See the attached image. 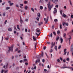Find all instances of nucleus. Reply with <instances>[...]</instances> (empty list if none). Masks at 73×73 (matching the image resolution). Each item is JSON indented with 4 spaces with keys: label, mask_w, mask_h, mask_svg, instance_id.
Returning <instances> with one entry per match:
<instances>
[{
    "label": "nucleus",
    "mask_w": 73,
    "mask_h": 73,
    "mask_svg": "<svg viewBox=\"0 0 73 73\" xmlns=\"http://www.w3.org/2000/svg\"><path fill=\"white\" fill-rule=\"evenodd\" d=\"M24 61H27V59H25L24 60Z\"/></svg>",
    "instance_id": "bf43d9fd"
},
{
    "label": "nucleus",
    "mask_w": 73,
    "mask_h": 73,
    "mask_svg": "<svg viewBox=\"0 0 73 73\" xmlns=\"http://www.w3.org/2000/svg\"><path fill=\"white\" fill-rule=\"evenodd\" d=\"M37 17H40V13H38Z\"/></svg>",
    "instance_id": "9d476101"
},
{
    "label": "nucleus",
    "mask_w": 73,
    "mask_h": 73,
    "mask_svg": "<svg viewBox=\"0 0 73 73\" xmlns=\"http://www.w3.org/2000/svg\"><path fill=\"white\" fill-rule=\"evenodd\" d=\"M39 66H41V65H42V64H41V63H39Z\"/></svg>",
    "instance_id": "8fccbe9b"
},
{
    "label": "nucleus",
    "mask_w": 73,
    "mask_h": 73,
    "mask_svg": "<svg viewBox=\"0 0 73 73\" xmlns=\"http://www.w3.org/2000/svg\"><path fill=\"white\" fill-rule=\"evenodd\" d=\"M58 21V20H57V19H54V21H55V22H56V21Z\"/></svg>",
    "instance_id": "473e14b6"
},
{
    "label": "nucleus",
    "mask_w": 73,
    "mask_h": 73,
    "mask_svg": "<svg viewBox=\"0 0 73 73\" xmlns=\"http://www.w3.org/2000/svg\"><path fill=\"white\" fill-rule=\"evenodd\" d=\"M10 9V7H7L6 9V10L7 11V10H8V9Z\"/></svg>",
    "instance_id": "f3484780"
},
{
    "label": "nucleus",
    "mask_w": 73,
    "mask_h": 73,
    "mask_svg": "<svg viewBox=\"0 0 73 73\" xmlns=\"http://www.w3.org/2000/svg\"><path fill=\"white\" fill-rule=\"evenodd\" d=\"M43 55H44V52H42L41 54V56L43 57Z\"/></svg>",
    "instance_id": "2f4dec72"
},
{
    "label": "nucleus",
    "mask_w": 73,
    "mask_h": 73,
    "mask_svg": "<svg viewBox=\"0 0 73 73\" xmlns=\"http://www.w3.org/2000/svg\"><path fill=\"white\" fill-rule=\"evenodd\" d=\"M17 50H18V48H17L16 49H15V52L17 51Z\"/></svg>",
    "instance_id": "c03bdc74"
},
{
    "label": "nucleus",
    "mask_w": 73,
    "mask_h": 73,
    "mask_svg": "<svg viewBox=\"0 0 73 73\" xmlns=\"http://www.w3.org/2000/svg\"><path fill=\"white\" fill-rule=\"evenodd\" d=\"M8 64L7 63V64L6 66V68H8Z\"/></svg>",
    "instance_id": "ea45409f"
},
{
    "label": "nucleus",
    "mask_w": 73,
    "mask_h": 73,
    "mask_svg": "<svg viewBox=\"0 0 73 73\" xmlns=\"http://www.w3.org/2000/svg\"><path fill=\"white\" fill-rule=\"evenodd\" d=\"M28 19H26L25 20V21H28Z\"/></svg>",
    "instance_id": "338daca9"
},
{
    "label": "nucleus",
    "mask_w": 73,
    "mask_h": 73,
    "mask_svg": "<svg viewBox=\"0 0 73 73\" xmlns=\"http://www.w3.org/2000/svg\"><path fill=\"white\" fill-rule=\"evenodd\" d=\"M62 25L64 27L65 25H66V26H68V25H69V24H68V23L64 22L62 23Z\"/></svg>",
    "instance_id": "20e7f679"
},
{
    "label": "nucleus",
    "mask_w": 73,
    "mask_h": 73,
    "mask_svg": "<svg viewBox=\"0 0 73 73\" xmlns=\"http://www.w3.org/2000/svg\"><path fill=\"white\" fill-rule=\"evenodd\" d=\"M14 45L13 44L11 45V47L8 46V48L9 49L8 50V52H10V51H11L12 52H13V49Z\"/></svg>",
    "instance_id": "f03ea898"
},
{
    "label": "nucleus",
    "mask_w": 73,
    "mask_h": 73,
    "mask_svg": "<svg viewBox=\"0 0 73 73\" xmlns=\"http://www.w3.org/2000/svg\"><path fill=\"white\" fill-rule=\"evenodd\" d=\"M25 65H28V63L27 62H26L25 63Z\"/></svg>",
    "instance_id": "69168bd1"
},
{
    "label": "nucleus",
    "mask_w": 73,
    "mask_h": 73,
    "mask_svg": "<svg viewBox=\"0 0 73 73\" xmlns=\"http://www.w3.org/2000/svg\"><path fill=\"white\" fill-rule=\"evenodd\" d=\"M62 10H61L60 11V13L61 15H62Z\"/></svg>",
    "instance_id": "a19ab883"
},
{
    "label": "nucleus",
    "mask_w": 73,
    "mask_h": 73,
    "mask_svg": "<svg viewBox=\"0 0 73 73\" xmlns=\"http://www.w3.org/2000/svg\"><path fill=\"white\" fill-rule=\"evenodd\" d=\"M33 39L34 41H36V38L34 36H33Z\"/></svg>",
    "instance_id": "4468645a"
},
{
    "label": "nucleus",
    "mask_w": 73,
    "mask_h": 73,
    "mask_svg": "<svg viewBox=\"0 0 73 73\" xmlns=\"http://www.w3.org/2000/svg\"><path fill=\"white\" fill-rule=\"evenodd\" d=\"M50 53H52V52H53V50L52 49H51L50 50Z\"/></svg>",
    "instance_id": "72a5a7b5"
},
{
    "label": "nucleus",
    "mask_w": 73,
    "mask_h": 73,
    "mask_svg": "<svg viewBox=\"0 0 73 73\" xmlns=\"http://www.w3.org/2000/svg\"><path fill=\"white\" fill-rule=\"evenodd\" d=\"M34 69H36V66H34Z\"/></svg>",
    "instance_id": "e2e57ef3"
},
{
    "label": "nucleus",
    "mask_w": 73,
    "mask_h": 73,
    "mask_svg": "<svg viewBox=\"0 0 73 73\" xmlns=\"http://www.w3.org/2000/svg\"><path fill=\"white\" fill-rule=\"evenodd\" d=\"M19 62L20 63H22V62H23V60H20Z\"/></svg>",
    "instance_id": "864d4df0"
},
{
    "label": "nucleus",
    "mask_w": 73,
    "mask_h": 73,
    "mask_svg": "<svg viewBox=\"0 0 73 73\" xmlns=\"http://www.w3.org/2000/svg\"><path fill=\"white\" fill-rule=\"evenodd\" d=\"M60 29H62V25H60Z\"/></svg>",
    "instance_id": "c85d7f7f"
},
{
    "label": "nucleus",
    "mask_w": 73,
    "mask_h": 73,
    "mask_svg": "<svg viewBox=\"0 0 73 73\" xmlns=\"http://www.w3.org/2000/svg\"><path fill=\"white\" fill-rule=\"evenodd\" d=\"M40 32V30H38L36 31V32H37V33H39V32Z\"/></svg>",
    "instance_id": "49530a36"
},
{
    "label": "nucleus",
    "mask_w": 73,
    "mask_h": 73,
    "mask_svg": "<svg viewBox=\"0 0 73 73\" xmlns=\"http://www.w3.org/2000/svg\"><path fill=\"white\" fill-rule=\"evenodd\" d=\"M63 61L64 62H65L66 61L64 59L63 60Z\"/></svg>",
    "instance_id": "680f3d73"
},
{
    "label": "nucleus",
    "mask_w": 73,
    "mask_h": 73,
    "mask_svg": "<svg viewBox=\"0 0 73 73\" xmlns=\"http://www.w3.org/2000/svg\"><path fill=\"white\" fill-rule=\"evenodd\" d=\"M50 37H53V34L52 33H51V34L50 35Z\"/></svg>",
    "instance_id": "393cba45"
},
{
    "label": "nucleus",
    "mask_w": 73,
    "mask_h": 73,
    "mask_svg": "<svg viewBox=\"0 0 73 73\" xmlns=\"http://www.w3.org/2000/svg\"><path fill=\"white\" fill-rule=\"evenodd\" d=\"M71 37H70V38H68V40H69V42H70V39H71Z\"/></svg>",
    "instance_id": "7c9ffc66"
},
{
    "label": "nucleus",
    "mask_w": 73,
    "mask_h": 73,
    "mask_svg": "<svg viewBox=\"0 0 73 73\" xmlns=\"http://www.w3.org/2000/svg\"><path fill=\"white\" fill-rule=\"evenodd\" d=\"M54 25H53L52 27V29H54Z\"/></svg>",
    "instance_id": "a18cd8bd"
},
{
    "label": "nucleus",
    "mask_w": 73,
    "mask_h": 73,
    "mask_svg": "<svg viewBox=\"0 0 73 73\" xmlns=\"http://www.w3.org/2000/svg\"><path fill=\"white\" fill-rule=\"evenodd\" d=\"M14 29L15 30H17V29H16V27L15 26L14 27Z\"/></svg>",
    "instance_id": "58836bf2"
},
{
    "label": "nucleus",
    "mask_w": 73,
    "mask_h": 73,
    "mask_svg": "<svg viewBox=\"0 0 73 73\" xmlns=\"http://www.w3.org/2000/svg\"><path fill=\"white\" fill-rule=\"evenodd\" d=\"M27 1H25L24 2V3L25 4H27Z\"/></svg>",
    "instance_id": "5fc2aeb1"
},
{
    "label": "nucleus",
    "mask_w": 73,
    "mask_h": 73,
    "mask_svg": "<svg viewBox=\"0 0 73 73\" xmlns=\"http://www.w3.org/2000/svg\"><path fill=\"white\" fill-rule=\"evenodd\" d=\"M61 48V45H60L58 47V49H60Z\"/></svg>",
    "instance_id": "412c9836"
},
{
    "label": "nucleus",
    "mask_w": 73,
    "mask_h": 73,
    "mask_svg": "<svg viewBox=\"0 0 73 73\" xmlns=\"http://www.w3.org/2000/svg\"><path fill=\"white\" fill-rule=\"evenodd\" d=\"M57 33L58 35H59V34H60V31H57Z\"/></svg>",
    "instance_id": "aec40b11"
},
{
    "label": "nucleus",
    "mask_w": 73,
    "mask_h": 73,
    "mask_svg": "<svg viewBox=\"0 0 73 73\" xmlns=\"http://www.w3.org/2000/svg\"><path fill=\"white\" fill-rule=\"evenodd\" d=\"M4 72V70H2L1 71V73H3Z\"/></svg>",
    "instance_id": "79ce46f5"
},
{
    "label": "nucleus",
    "mask_w": 73,
    "mask_h": 73,
    "mask_svg": "<svg viewBox=\"0 0 73 73\" xmlns=\"http://www.w3.org/2000/svg\"><path fill=\"white\" fill-rule=\"evenodd\" d=\"M20 22L21 24H22V23H23V20H22V19H21L20 21Z\"/></svg>",
    "instance_id": "dca6fc26"
},
{
    "label": "nucleus",
    "mask_w": 73,
    "mask_h": 73,
    "mask_svg": "<svg viewBox=\"0 0 73 73\" xmlns=\"http://www.w3.org/2000/svg\"><path fill=\"white\" fill-rule=\"evenodd\" d=\"M67 61H69V58H67L66 59Z\"/></svg>",
    "instance_id": "09e8293b"
},
{
    "label": "nucleus",
    "mask_w": 73,
    "mask_h": 73,
    "mask_svg": "<svg viewBox=\"0 0 73 73\" xmlns=\"http://www.w3.org/2000/svg\"><path fill=\"white\" fill-rule=\"evenodd\" d=\"M59 37L58 36V37H57L56 39V41L58 40H59Z\"/></svg>",
    "instance_id": "b1692460"
},
{
    "label": "nucleus",
    "mask_w": 73,
    "mask_h": 73,
    "mask_svg": "<svg viewBox=\"0 0 73 73\" xmlns=\"http://www.w3.org/2000/svg\"><path fill=\"white\" fill-rule=\"evenodd\" d=\"M60 59L61 61H62V58L61 57L60 58Z\"/></svg>",
    "instance_id": "13d9d810"
},
{
    "label": "nucleus",
    "mask_w": 73,
    "mask_h": 73,
    "mask_svg": "<svg viewBox=\"0 0 73 73\" xmlns=\"http://www.w3.org/2000/svg\"><path fill=\"white\" fill-rule=\"evenodd\" d=\"M53 34H54V35H56V33H55V32H53Z\"/></svg>",
    "instance_id": "3c124183"
},
{
    "label": "nucleus",
    "mask_w": 73,
    "mask_h": 73,
    "mask_svg": "<svg viewBox=\"0 0 73 73\" xmlns=\"http://www.w3.org/2000/svg\"><path fill=\"white\" fill-rule=\"evenodd\" d=\"M55 7L56 8H58V5H56V6H55Z\"/></svg>",
    "instance_id": "37998d69"
},
{
    "label": "nucleus",
    "mask_w": 73,
    "mask_h": 73,
    "mask_svg": "<svg viewBox=\"0 0 73 73\" xmlns=\"http://www.w3.org/2000/svg\"><path fill=\"white\" fill-rule=\"evenodd\" d=\"M57 61L58 62H60V60L59 59H58Z\"/></svg>",
    "instance_id": "603ef678"
},
{
    "label": "nucleus",
    "mask_w": 73,
    "mask_h": 73,
    "mask_svg": "<svg viewBox=\"0 0 73 73\" xmlns=\"http://www.w3.org/2000/svg\"><path fill=\"white\" fill-rule=\"evenodd\" d=\"M8 30L9 31V32H11V31H12V29L10 28H8Z\"/></svg>",
    "instance_id": "1a4fd4ad"
},
{
    "label": "nucleus",
    "mask_w": 73,
    "mask_h": 73,
    "mask_svg": "<svg viewBox=\"0 0 73 73\" xmlns=\"http://www.w3.org/2000/svg\"><path fill=\"white\" fill-rule=\"evenodd\" d=\"M47 68H48V69H49V68H50V67H49V65H48L47 66Z\"/></svg>",
    "instance_id": "774afa93"
},
{
    "label": "nucleus",
    "mask_w": 73,
    "mask_h": 73,
    "mask_svg": "<svg viewBox=\"0 0 73 73\" xmlns=\"http://www.w3.org/2000/svg\"><path fill=\"white\" fill-rule=\"evenodd\" d=\"M31 9L32 11V12H34V9H33V8H31Z\"/></svg>",
    "instance_id": "a878e982"
},
{
    "label": "nucleus",
    "mask_w": 73,
    "mask_h": 73,
    "mask_svg": "<svg viewBox=\"0 0 73 73\" xmlns=\"http://www.w3.org/2000/svg\"><path fill=\"white\" fill-rule=\"evenodd\" d=\"M69 1L70 2V5H72V3L71 0H69Z\"/></svg>",
    "instance_id": "4be33fe9"
},
{
    "label": "nucleus",
    "mask_w": 73,
    "mask_h": 73,
    "mask_svg": "<svg viewBox=\"0 0 73 73\" xmlns=\"http://www.w3.org/2000/svg\"><path fill=\"white\" fill-rule=\"evenodd\" d=\"M28 6H25V10H27V9L28 8Z\"/></svg>",
    "instance_id": "2eb2a0df"
},
{
    "label": "nucleus",
    "mask_w": 73,
    "mask_h": 73,
    "mask_svg": "<svg viewBox=\"0 0 73 73\" xmlns=\"http://www.w3.org/2000/svg\"><path fill=\"white\" fill-rule=\"evenodd\" d=\"M42 61L43 62H45V60H44V59H43L42 60Z\"/></svg>",
    "instance_id": "de8ad7c7"
},
{
    "label": "nucleus",
    "mask_w": 73,
    "mask_h": 73,
    "mask_svg": "<svg viewBox=\"0 0 73 73\" xmlns=\"http://www.w3.org/2000/svg\"><path fill=\"white\" fill-rule=\"evenodd\" d=\"M46 46L44 47V50H45V49H46Z\"/></svg>",
    "instance_id": "4d7b16f0"
},
{
    "label": "nucleus",
    "mask_w": 73,
    "mask_h": 73,
    "mask_svg": "<svg viewBox=\"0 0 73 73\" xmlns=\"http://www.w3.org/2000/svg\"><path fill=\"white\" fill-rule=\"evenodd\" d=\"M53 3H55L56 1V0H52Z\"/></svg>",
    "instance_id": "f704fd0d"
},
{
    "label": "nucleus",
    "mask_w": 73,
    "mask_h": 73,
    "mask_svg": "<svg viewBox=\"0 0 73 73\" xmlns=\"http://www.w3.org/2000/svg\"><path fill=\"white\" fill-rule=\"evenodd\" d=\"M36 45H37V44H35V49H36Z\"/></svg>",
    "instance_id": "6e6d98bb"
},
{
    "label": "nucleus",
    "mask_w": 73,
    "mask_h": 73,
    "mask_svg": "<svg viewBox=\"0 0 73 73\" xmlns=\"http://www.w3.org/2000/svg\"><path fill=\"white\" fill-rule=\"evenodd\" d=\"M56 45V43H55V42H54V43L53 42H52L51 43V49H52L53 48V47L54 46H55Z\"/></svg>",
    "instance_id": "7ed1b4c3"
},
{
    "label": "nucleus",
    "mask_w": 73,
    "mask_h": 73,
    "mask_svg": "<svg viewBox=\"0 0 73 73\" xmlns=\"http://www.w3.org/2000/svg\"><path fill=\"white\" fill-rule=\"evenodd\" d=\"M39 18H40L39 17H38L36 18V20L37 21H38L39 20Z\"/></svg>",
    "instance_id": "c9c22d12"
},
{
    "label": "nucleus",
    "mask_w": 73,
    "mask_h": 73,
    "mask_svg": "<svg viewBox=\"0 0 73 73\" xmlns=\"http://www.w3.org/2000/svg\"><path fill=\"white\" fill-rule=\"evenodd\" d=\"M66 33H64V34H63V37H64V38H65L66 37Z\"/></svg>",
    "instance_id": "ddd939ff"
},
{
    "label": "nucleus",
    "mask_w": 73,
    "mask_h": 73,
    "mask_svg": "<svg viewBox=\"0 0 73 73\" xmlns=\"http://www.w3.org/2000/svg\"><path fill=\"white\" fill-rule=\"evenodd\" d=\"M39 3L40 4V3H44V1H43V0H40Z\"/></svg>",
    "instance_id": "9b49d317"
},
{
    "label": "nucleus",
    "mask_w": 73,
    "mask_h": 73,
    "mask_svg": "<svg viewBox=\"0 0 73 73\" xmlns=\"http://www.w3.org/2000/svg\"><path fill=\"white\" fill-rule=\"evenodd\" d=\"M63 17H66V15L65 14H64L63 15Z\"/></svg>",
    "instance_id": "4c0bfd02"
},
{
    "label": "nucleus",
    "mask_w": 73,
    "mask_h": 73,
    "mask_svg": "<svg viewBox=\"0 0 73 73\" xmlns=\"http://www.w3.org/2000/svg\"><path fill=\"white\" fill-rule=\"evenodd\" d=\"M13 5V3H11L10 4V6H12Z\"/></svg>",
    "instance_id": "bb28decb"
},
{
    "label": "nucleus",
    "mask_w": 73,
    "mask_h": 73,
    "mask_svg": "<svg viewBox=\"0 0 73 73\" xmlns=\"http://www.w3.org/2000/svg\"><path fill=\"white\" fill-rule=\"evenodd\" d=\"M47 43L48 44H50V42H47Z\"/></svg>",
    "instance_id": "052dcab7"
},
{
    "label": "nucleus",
    "mask_w": 73,
    "mask_h": 73,
    "mask_svg": "<svg viewBox=\"0 0 73 73\" xmlns=\"http://www.w3.org/2000/svg\"><path fill=\"white\" fill-rule=\"evenodd\" d=\"M60 40L61 41L60 43H62V42H63V39H62V38H60Z\"/></svg>",
    "instance_id": "f8f14e48"
},
{
    "label": "nucleus",
    "mask_w": 73,
    "mask_h": 73,
    "mask_svg": "<svg viewBox=\"0 0 73 73\" xmlns=\"http://www.w3.org/2000/svg\"><path fill=\"white\" fill-rule=\"evenodd\" d=\"M61 69H65V68H67L68 69H70V67H63L61 68Z\"/></svg>",
    "instance_id": "423d86ee"
},
{
    "label": "nucleus",
    "mask_w": 73,
    "mask_h": 73,
    "mask_svg": "<svg viewBox=\"0 0 73 73\" xmlns=\"http://www.w3.org/2000/svg\"><path fill=\"white\" fill-rule=\"evenodd\" d=\"M66 51V49H64V55H66V53H67V52Z\"/></svg>",
    "instance_id": "0eeeda50"
},
{
    "label": "nucleus",
    "mask_w": 73,
    "mask_h": 73,
    "mask_svg": "<svg viewBox=\"0 0 73 73\" xmlns=\"http://www.w3.org/2000/svg\"><path fill=\"white\" fill-rule=\"evenodd\" d=\"M3 16H5V13H3Z\"/></svg>",
    "instance_id": "e433bc0d"
},
{
    "label": "nucleus",
    "mask_w": 73,
    "mask_h": 73,
    "mask_svg": "<svg viewBox=\"0 0 73 73\" xmlns=\"http://www.w3.org/2000/svg\"><path fill=\"white\" fill-rule=\"evenodd\" d=\"M40 59H38V60H36L35 62L36 64H37V63H38L39 62H40Z\"/></svg>",
    "instance_id": "6e6552de"
},
{
    "label": "nucleus",
    "mask_w": 73,
    "mask_h": 73,
    "mask_svg": "<svg viewBox=\"0 0 73 73\" xmlns=\"http://www.w3.org/2000/svg\"><path fill=\"white\" fill-rule=\"evenodd\" d=\"M40 9H41V10H42V9H43V7L42 6H40Z\"/></svg>",
    "instance_id": "a211bd4d"
},
{
    "label": "nucleus",
    "mask_w": 73,
    "mask_h": 73,
    "mask_svg": "<svg viewBox=\"0 0 73 73\" xmlns=\"http://www.w3.org/2000/svg\"><path fill=\"white\" fill-rule=\"evenodd\" d=\"M8 72V70H6L4 72V73H7V72Z\"/></svg>",
    "instance_id": "c756f323"
},
{
    "label": "nucleus",
    "mask_w": 73,
    "mask_h": 73,
    "mask_svg": "<svg viewBox=\"0 0 73 73\" xmlns=\"http://www.w3.org/2000/svg\"><path fill=\"white\" fill-rule=\"evenodd\" d=\"M50 2H49L48 4H47L49 11H50L51 9H52V7L53 6V5H50Z\"/></svg>",
    "instance_id": "f257e3e1"
},
{
    "label": "nucleus",
    "mask_w": 73,
    "mask_h": 73,
    "mask_svg": "<svg viewBox=\"0 0 73 73\" xmlns=\"http://www.w3.org/2000/svg\"><path fill=\"white\" fill-rule=\"evenodd\" d=\"M48 19H49V17H47L46 21V22H45V24H47V23L48 21Z\"/></svg>",
    "instance_id": "39448f33"
},
{
    "label": "nucleus",
    "mask_w": 73,
    "mask_h": 73,
    "mask_svg": "<svg viewBox=\"0 0 73 73\" xmlns=\"http://www.w3.org/2000/svg\"><path fill=\"white\" fill-rule=\"evenodd\" d=\"M57 46H55L54 48V49L56 50V51H57Z\"/></svg>",
    "instance_id": "5701e85b"
},
{
    "label": "nucleus",
    "mask_w": 73,
    "mask_h": 73,
    "mask_svg": "<svg viewBox=\"0 0 73 73\" xmlns=\"http://www.w3.org/2000/svg\"><path fill=\"white\" fill-rule=\"evenodd\" d=\"M5 39L6 40H8L9 39V38L8 37V36H7V38H5Z\"/></svg>",
    "instance_id": "cd10ccee"
},
{
    "label": "nucleus",
    "mask_w": 73,
    "mask_h": 73,
    "mask_svg": "<svg viewBox=\"0 0 73 73\" xmlns=\"http://www.w3.org/2000/svg\"><path fill=\"white\" fill-rule=\"evenodd\" d=\"M21 52V50H19L18 51V52L19 53H20V52Z\"/></svg>",
    "instance_id": "0e129e2a"
},
{
    "label": "nucleus",
    "mask_w": 73,
    "mask_h": 73,
    "mask_svg": "<svg viewBox=\"0 0 73 73\" xmlns=\"http://www.w3.org/2000/svg\"><path fill=\"white\" fill-rule=\"evenodd\" d=\"M57 10H55L53 12L54 14H55L56 13H57Z\"/></svg>",
    "instance_id": "6ab92c4d"
}]
</instances>
